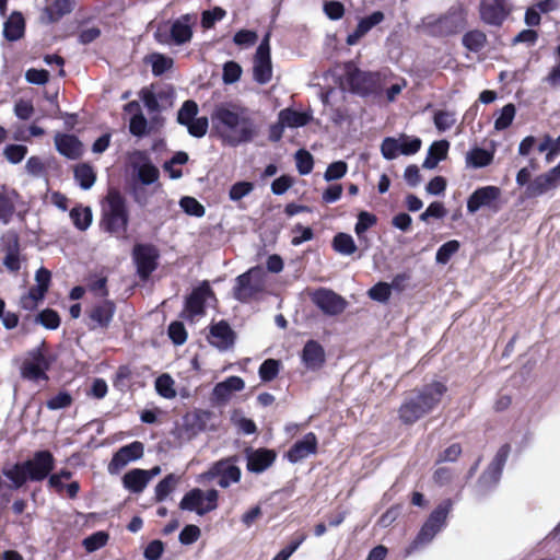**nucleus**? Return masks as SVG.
<instances>
[{
  "instance_id": "1",
  "label": "nucleus",
  "mask_w": 560,
  "mask_h": 560,
  "mask_svg": "<svg viewBox=\"0 0 560 560\" xmlns=\"http://www.w3.org/2000/svg\"><path fill=\"white\" fill-rule=\"evenodd\" d=\"M211 120L218 135L231 145L250 142L258 135L249 110L233 102L215 105Z\"/></svg>"
},
{
  "instance_id": "2",
  "label": "nucleus",
  "mask_w": 560,
  "mask_h": 560,
  "mask_svg": "<svg viewBox=\"0 0 560 560\" xmlns=\"http://www.w3.org/2000/svg\"><path fill=\"white\" fill-rule=\"evenodd\" d=\"M447 388L443 383L432 382L409 392L398 409L402 423L413 424L432 412L441 402Z\"/></svg>"
},
{
  "instance_id": "3",
  "label": "nucleus",
  "mask_w": 560,
  "mask_h": 560,
  "mask_svg": "<svg viewBox=\"0 0 560 560\" xmlns=\"http://www.w3.org/2000/svg\"><path fill=\"white\" fill-rule=\"evenodd\" d=\"M107 205L103 209L101 228L115 235L116 237H125L129 214L124 197L115 190H110L106 197Z\"/></svg>"
},
{
  "instance_id": "4",
  "label": "nucleus",
  "mask_w": 560,
  "mask_h": 560,
  "mask_svg": "<svg viewBox=\"0 0 560 560\" xmlns=\"http://www.w3.org/2000/svg\"><path fill=\"white\" fill-rule=\"evenodd\" d=\"M218 498L219 492L215 489L205 492L195 488L183 497L179 508L185 511H195L198 515H205L217 509Z\"/></svg>"
},
{
  "instance_id": "5",
  "label": "nucleus",
  "mask_w": 560,
  "mask_h": 560,
  "mask_svg": "<svg viewBox=\"0 0 560 560\" xmlns=\"http://www.w3.org/2000/svg\"><path fill=\"white\" fill-rule=\"evenodd\" d=\"M270 34H266L256 49L253 59V77L259 84H267L272 79V62L269 45Z\"/></svg>"
},
{
  "instance_id": "6",
  "label": "nucleus",
  "mask_w": 560,
  "mask_h": 560,
  "mask_svg": "<svg viewBox=\"0 0 560 560\" xmlns=\"http://www.w3.org/2000/svg\"><path fill=\"white\" fill-rule=\"evenodd\" d=\"M234 295L238 301L246 302L264 290V273L260 269L249 271L236 278Z\"/></svg>"
},
{
  "instance_id": "7",
  "label": "nucleus",
  "mask_w": 560,
  "mask_h": 560,
  "mask_svg": "<svg viewBox=\"0 0 560 560\" xmlns=\"http://www.w3.org/2000/svg\"><path fill=\"white\" fill-rule=\"evenodd\" d=\"M132 256L140 278L147 280L156 269L158 249L153 245L137 244L133 247Z\"/></svg>"
},
{
  "instance_id": "8",
  "label": "nucleus",
  "mask_w": 560,
  "mask_h": 560,
  "mask_svg": "<svg viewBox=\"0 0 560 560\" xmlns=\"http://www.w3.org/2000/svg\"><path fill=\"white\" fill-rule=\"evenodd\" d=\"M116 305L109 300H103L88 311L86 325L91 330L106 329L112 323Z\"/></svg>"
},
{
  "instance_id": "9",
  "label": "nucleus",
  "mask_w": 560,
  "mask_h": 560,
  "mask_svg": "<svg viewBox=\"0 0 560 560\" xmlns=\"http://www.w3.org/2000/svg\"><path fill=\"white\" fill-rule=\"evenodd\" d=\"M30 480L42 481L48 477L55 467V459L50 452L38 451L34 456L24 462Z\"/></svg>"
},
{
  "instance_id": "10",
  "label": "nucleus",
  "mask_w": 560,
  "mask_h": 560,
  "mask_svg": "<svg viewBox=\"0 0 560 560\" xmlns=\"http://www.w3.org/2000/svg\"><path fill=\"white\" fill-rule=\"evenodd\" d=\"M49 369V361L39 349L28 353L23 362L21 374L24 378L31 381L48 380L46 371Z\"/></svg>"
},
{
  "instance_id": "11",
  "label": "nucleus",
  "mask_w": 560,
  "mask_h": 560,
  "mask_svg": "<svg viewBox=\"0 0 560 560\" xmlns=\"http://www.w3.org/2000/svg\"><path fill=\"white\" fill-rule=\"evenodd\" d=\"M347 79L353 92L366 95L377 90L381 75L378 72H365L353 68L348 71Z\"/></svg>"
},
{
  "instance_id": "12",
  "label": "nucleus",
  "mask_w": 560,
  "mask_h": 560,
  "mask_svg": "<svg viewBox=\"0 0 560 560\" xmlns=\"http://www.w3.org/2000/svg\"><path fill=\"white\" fill-rule=\"evenodd\" d=\"M208 478L219 477L218 485L228 488L241 479V469L235 465V457H230L215 463L206 474Z\"/></svg>"
},
{
  "instance_id": "13",
  "label": "nucleus",
  "mask_w": 560,
  "mask_h": 560,
  "mask_svg": "<svg viewBox=\"0 0 560 560\" xmlns=\"http://www.w3.org/2000/svg\"><path fill=\"white\" fill-rule=\"evenodd\" d=\"M144 446L141 442L135 441L120 447L108 464L109 474H118L130 462L137 460L143 456Z\"/></svg>"
},
{
  "instance_id": "14",
  "label": "nucleus",
  "mask_w": 560,
  "mask_h": 560,
  "mask_svg": "<svg viewBox=\"0 0 560 560\" xmlns=\"http://www.w3.org/2000/svg\"><path fill=\"white\" fill-rule=\"evenodd\" d=\"M313 302L328 315H338L346 308L345 299L331 290L320 289L313 294Z\"/></svg>"
},
{
  "instance_id": "15",
  "label": "nucleus",
  "mask_w": 560,
  "mask_h": 560,
  "mask_svg": "<svg viewBox=\"0 0 560 560\" xmlns=\"http://www.w3.org/2000/svg\"><path fill=\"white\" fill-rule=\"evenodd\" d=\"M427 25L432 35L448 36L463 28V19L459 13L452 11Z\"/></svg>"
},
{
  "instance_id": "16",
  "label": "nucleus",
  "mask_w": 560,
  "mask_h": 560,
  "mask_svg": "<svg viewBox=\"0 0 560 560\" xmlns=\"http://www.w3.org/2000/svg\"><path fill=\"white\" fill-rule=\"evenodd\" d=\"M213 296V292L207 282L192 290L186 300L185 311L189 319L201 316L205 313V303L209 298Z\"/></svg>"
},
{
  "instance_id": "17",
  "label": "nucleus",
  "mask_w": 560,
  "mask_h": 560,
  "mask_svg": "<svg viewBox=\"0 0 560 560\" xmlns=\"http://www.w3.org/2000/svg\"><path fill=\"white\" fill-rule=\"evenodd\" d=\"M214 415L208 410H196L187 413L184 418V427L191 434L196 435L206 430H214Z\"/></svg>"
},
{
  "instance_id": "18",
  "label": "nucleus",
  "mask_w": 560,
  "mask_h": 560,
  "mask_svg": "<svg viewBox=\"0 0 560 560\" xmlns=\"http://www.w3.org/2000/svg\"><path fill=\"white\" fill-rule=\"evenodd\" d=\"M209 342L219 350H228L234 345L235 334L226 322H219L210 327Z\"/></svg>"
},
{
  "instance_id": "19",
  "label": "nucleus",
  "mask_w": 560,
  "mask_h": 560,
  "mask_svg": "<svg viewBox=\"0 0 560 560\" xmlns=\"http://www.w3.org/2000/svg\"><path fill=\"white\" fill-rule=\"evenodd\" d=\"M133 168L137 172V177L142 185H151L158 182L160 172L155 165L142 152L135 154Z\"/></svg>"
},
{
  "instance_id": "20",
  "label": "nucleus",
  "mask_w": 560,
  "mask_h": 560,
  "mask_svg": "<svg viewBox=\"0 0 560 560\" xmlns=\"http://www.w3.org/2000/svg\"><path fill=\"white\" fill-rule=\"evenodd\" d=\"M316 448V435L310 432L301 441L294 443V445L289 450L287 456L291 463H298L308 455L314 454Z\"/></svg>"
},
{
  "instance_id": "21",
  "label": "nucleus",
  "mask_w": 560,
  "mask_h": 560,
  "mask_svg": "<svg viewBox=\"0 0 560 560\" xmlns=\"http://www.w3.org/2000/svg\"><path fill=\"white\" fill-rule=\"evenodd\" d=\"M55 145L60 154L71 160L80 158L83 152L82 143L73 135H56Z\"/></svg>"
},
{
  "instance_id": "22",
  "label": "nucleus",
  "mask_w": 560,
  "mask_h": 560,
  "mask_svg": "<svg viewBox=\"0 0 560 560\" xmlns=\"http://www.w3.org/2000/svg\"><path fill=\"white\" fill-rule=\"evenodd\" d=\"M302 361L308 370H318L325 363L324 348L315 340L305 343L302 350Z\"/></svg>"
},
{
  "instance_id": "23",
  "label": "nucleus",
  "mask_w": 560,
  "mask_h": 560,
  "mask_svg": "<svg viewBox=\"0 0 560 560\" xmlns=\"http://www.w3.org/2000/svg\"><path fill=\"white\" fill-rule=\"evenodd\" d=\"M276 454L270 450H257L247 456V469L252 472L260 474L272 465Z\"/></svg>"
},
{
  "instance_id": "24",
  "label": "nucleus",
  "mask_w": 560,
  "mask_h": 560,
  "mask_svg": "<svg viewBox=\"0 0 560 560\" xmlns=\"http://www.w3.org/2000/svg\"><path fill=\"white\" fill-rule=\"evenodd\" d=\"M3 265L11 272H18L21 268L19 256V238L16 234H8L5 244V256Z\"/></svg>"
},
{
  "instance_id": "25",
  "label": "nucleus",
  "mask_w": 560,
  "mask_h": 560,
  "mask_svg": "<svg viewBox=\"0 0 560 560\" xmlns=\"http://www.w3.org/2000/svg\"><path fill=\"white\" fill-rule=\"evenodd\" d=\"M148 483L149 481L144 469L133 468L122 477L124 487L133 493L142 492Z\"/></svg>"
},
{
  "instance_id": "26",
  "label": "nucleus",
  "mask_w": 560,
  "mask_h": 560,
  "mask_svg": "<svg viewBox=\"0 0 560 560\" xmlns=\"http://www.w3.org/2000/svg\"><path fill=\"white\" fill-rule=\"evenodd\" d=\"M25 22L20 12H13L3 25V35L10 40L14 42L24 35Z\"/></svg>"
},
{
  "instance_id": "27",
  "label": "nucleus",
  "mask_w": 560,
  "mask_h": 560,
  "mask_svg": "<svg viewBox=\"0 0 560 560\" xmlns=\"http://www.w3.org/2000/svg\"><path fill=\"white\" fill-rule=\"evenodd\" d=\"M75 5V0H55L51 4L47 5L44 11V19L48 23H54L60 20L63 15L70 13Z\"/></svg>"
},
{
  "instance_id": "28",
  "label": "nucleus",
  "mask_w": 560,
  "mask_h": 560,
  "mask_svg": "<svg viewBox=\"0 0 560 560\" xmlns=\"http://www.w3.org/2000/svg\"><path fill=\"white\" fill-rule=\"evenodd\" d=\"M192 31L190 27V16L183 15L176 20L171 27V37L177 44L182 45L191 39Z\"/></svg>"
},
{
  "instance_id": "29",
  "label": "nucleus",
  "mask_w": 560,
  "mask_h": 560,
  "mask_svg": "<svg viewBox=\"0 0 560 560\" xmlns=\"http://www.w3.org/2000/svg\"><path fill=\"white\" fill-rule=\"evenodd\" d=\"M448 142L446 140L435 141L431 144L428 155L423 161V168L432 170L447 155Z\"/></svg>"
},
{
  "instance_id": "30",
  "label": "nucleus",
  "mask_w": 560,
  "mask_h": 560,
  "mask_svg": "<svg viewBox=\"0 0 560 560\" xmlns=\"http://www.w3.org/2000/svg\"><path fill=\"white\" fill-rule=\"evenodd\" d=\"M244 381L238 376H230L225 381L215 385L213 394L218 399H228L232 393L240 392L244 388Z\"/></svg>"
},
{
  "instance_id": "31",
  "label": "nucleus",
  "mask_w": 560,
  "mask_h": 560,
  "mask_svg": "<svg viewBox=\"0 0 560 560\" xmlns=\"http://www.w3.org/2000/svg\"><path fill=\"white\" fill-rule=\"evenodd\" d=\"M555 189L551 182L545 174L536 176L525 188L524 195L527 199L537 198L549 190Z\"/></svg>"
},
{
  "instance_id": "32",
  "label": "nucleus",
  "mask_w": 560,
  "mask_h": 560,
  "mask_svg": "<svg viewBox=\"0 0 560 560\" xmlns=\"http://www.w3.org/2000/svg\"><path fill=\"white\" fill-rule=\"evenodd\" d=\"M440 530V527H436V525H433L430 522L425 521L419 534L408 547L407 553L410 555L420 546L429 544Z\"/></svg>"
},
{
  "instance_id": "33",
  "label": "nucleus",
  "mask_w": 560,
  "mask_h": 560,
  "mask_svg": "<svg viewBox=\"0 0 560 560\" xmlns=\"http://www.w3.org/2000/svg\"><path fill=\"white\" fill-rule=\"evenodd\" d=\"M376 223V217L370 212L361 211L358 215V222L354 226V232L359 237L361 244H364V247H369V240L365 236V232L368 229L372 228Z\"/></svg>"
},
{
  "instance_id": "34",
  "label": "nucleus",
  "mask_w": 560,
  "mask_h": 560,
  "mask_svg": "<svg viewBox=\"0 0 560 560\" xmlns=\"http://www.w3.org/2000/svg\"><path fill=\"white\" fill-rule=\"evenodd\" d=\"M74 178L80 187L86 190L94 185L96 174L91 165L82 163L74 167Z\"/></svg>"
},
{
  "instance_id": "35",
  "label": "nucleus",
  "mask_w": 560,
  "mask_h": 560,
  "mask_svg": "<svg viewBox=\"0 0 560 560\" xmlns=\"http://www.w3.org/2000/svg\"><path fill=\"white\" fill-rule=\"evenodd\" d=\"M2 474L13 482V488H21L30 478L24 463L7 466Z\"/></svg>"
},
{
  "instance_id": "36",
  "label": "nucleus",
  "mask_w": 560,
  "mask_h": 560,
  "mask_svg": "<svg viewBox=\"0 0 560 560\" xmlns=\"http://www.w3.org/2000/svg\"><path fill=\"white\" fill-rule=\"evenodd\" d=\"M70 218L77 229L85 231L92 223V210L90 207L77 206L71 209Z\"/></svg>"
},
{
  "instance_id": "37",
  "label": "nucleus",
  "mask_w": 560,
  "mask_h": 560,
  "mask_svg": "<svg viewBox=\"0 0 560 560\" xmlns=\"http://www.w3.org/2000/svg\"><path fill=\"white\" fill-rule=\"evenodd\" d=\"M487 206H490V186L477 189L467 201V210L470 213H475Z\"/></svg>"
},
{
  "instance_id": "38",
  "label": "nucleus",
  "mask_w": 560,
  "mask_h": 560,
  "mask_svg": "<svg viewBox=\"0 0 560 560\" xmlns=\"http://www.w3.org/2000/svg\"><path fill=\"white\" fill-rule=\"evenodd\" d=\"M279 120H281L285 127L296 128L305 126L310 121V116L305 113L283 109L279 113Z\"/></svg>"
},
{
  "instance_id": "39",
  "label": "nucleus",
  "mask_w": 560,
  "mask_h": 560,
  "mask_svg": "<svg viewBox=\"0 0 560 560\" xmlns=\"http://www.w3.org/2000/svg\"><path fill=\"white\" fill-rule=\"evenodd\" d=\"M334 249L341 255H352L357 250L353 237L347 233H338L332 240Z\"/></svg>"
},
{
  "instance_id": "40",
  "label": "nucleus",
  "mask_w": 560,
  "mask_h": 560,
  "mask_svg": "<svg viewBox=\"0 0 560 560\" xmlns=\"http://www.w3.org/2000/svg\"><path fill=\"white\" fill-rule=\"evenodd\" d=\"M179 482V477L170 474L163 478L155 487V500L162 502L165 498L172 493Z\"/></svg>"
},
{
  "instance_id": "41",
  "label": "nucleus",
  "mask_w": 560,
  "mask_h": 560,
  "mask_svg": "<svg viewBox=\"0 0 560 560\" xmlns=\"http://www.w3.org/2000/svg\"><path fill=\"white\" fill-rule=\"evenodd\" d=\"M452 508V500H444L432 511L427 521L442 529V527L445 525L447 515L451 512Z\"/></svg>"
},
{
  "instance_id": "42",
  "label": "nucleus",
  "mask_w": 560,
  "mask_h": 560,
  "mask_svg": "<svg viewBox=\"0 0 560 560\" xmlns=\"http://www.w3.org/2000/svg\"><path fill=\"white\" fill-rule=\"evenodd\" d=\"M510 452L511 445L509 443L503 444L497 452L492 467V482H497L500 479L502 469L510 455Z\"/></svg>"
},
{
  "instance_id": "43",
  "label": "nucleus",
  "mask_w": 560,
  "mask_h": 560,
  "mask_svg": "<svg viewBox=\"0 0 560 560\" xmlns=\"http://www.w3.org/2000/svg\"><path fill=\"white\" fill-rule=\"evenodd\" d=\"M198 114V105L195 101H185L177 113V121L183 126H187L196 118Z\"/></svg>"
},
{
  "instance_id": "44",
  "label": "nucleus",
  "mask_w": 560,
  "mask_h": 560,
  "mask_svg": "<svg viewBox=\"0 0 560 560\" xmlns=\"http://www.w3.org/2000/svg\"><path fill=\"white\" fill-rule=\"evenodd\" d=\"M155 388L156 392L164 398H174L176 396V390L174 389V381L167 374H163L156 378Z\"/></svg>"
},
{
  "instance_id": "45",
  "label": "nucleus",
  "mask_w": 560,
  "mask_h": 560,
  "mask_svg": "<svg viewBox=\"0 0 560 560\" xmlns=\"http://www.w3.org/2000/svg\"><path fill=\"white\" fill-rule=\"evenodd\" d=\"M148 61L152 66L154 75H161L173 66V60L161 54H152L149 56Z\"/></svg>"
},
{
  "instance_id": "46",
  "label": "nucleus",
  "mask_w": 560,
  "mask_h": 560,
  "mask_svg": "<svg viewBox=\"0 0 560 560\" xmlns=\"http://www.w3.org/2000/svg\"><path fill=\"white\" fill-rule=\"evenodd\" d=\"M516 108L514 104L509 103L506 104L499 115V117L494 121V128L497 130H504L506 129L513 121L515 117Z\"/></svg>"
},
{
  "instance_id": "47",
  "label": "nucleus",
  "mask_w": 560,
  "mask_h": 560,
  "mask_svg": "<svg viewBox=\"0 0 560 560\" xmlns=\"http://www.w3.org/2000/svg\"><path fill=\"white\" fill-rule=\"evenodd\" d=\"M459 242L456 240L444 243L436 252V262L445 265L451 257L459 249Z\"/></svg>"
},
{
  "instance_id": "48",
  "label": "nucleus",
  "mask_w": 560,
  "mask_h": 560,
  "mask_svg": "<svg viewBox=\"0 0 560 560\" xmlns=\"http://www.w3.org/2000/svg\"><path fill=\"white\" fill-rule=\"evenodd\" d=\"M487 42V36L480 31L468 32L463 37V44L470 50L478 51Z\"/></svg>"
},
{
  "instance_id": "49",
  "label": "nucleus",
  "mask_w": 560,
  "mask_h": 560,
  "mask_svg": "<svg viewBox=\"0 0 560 560\" xmlns=\"http://www.w3.org/2000/svg\"><path fill=\"white\" fill-rule=\"evenodd\" d=\"M182 209L189 215L201 218L205 215V207L194 197H183L179 201Z\"/></svg>"
},
{
  "instance_id": "50",
  "label": "nucleus",
  "mask_w": 560,
  "mask_h": 560,
  "mask_svg": "<svg viewBox=\"0 0 560 560\" xmlns=\"http://www.w3.org/2000/svg\"><path fill=\"white\" fill-rule=\"evenodd\" d=\"M400 140L392 137H387L381 144L382 155L386 160H394L400 153Z\"/></svg>"
},
{
  "instance_id": "51",
  "label": "nucleus",
  "mask_w": 560,
  "mask_h": 560,
  "mask_svg": "<svg viewBox=\"0 0 560 560\" xmlns=\"http://www.w3.org/2000/svg\"><path fill=\"white\" fill-rule=\"evenodd\" d=\"M27 151V147L23 144H9L4 148L3 155L10 163L18 164L25 158Z\"/></svg>"
},
{
  "instance_id": "52",
  "label": "nucleus",
  "mask_w": 560,
  "mask_h": 560,
  "mask_svg": "<svg viewBox=\"0 0 560 560\" xmlns=\"http://www.w3.org/2000/svg\"><path fill=\"white\" fill-rule=\"evenodd\" d=\"M242 67L235 61H228L223 66L222 80L225 84L237 82L242 75Z\"/></svg>"
},
{
  "instance_id": "53",
  "label": "nucleus",
  "mask_w": 560,
  "mask_h": 560,
  "mask_svg": "<svg viewBox=\"0 0 560 560\" xmlns=\"http://www.w3.org/2000/svg\"><path fill=\"white\" fill-rule=\"evenodd\" d=\"M108 535L105 532H96L83 540V546L89 552H93L106 545Z\"/></svg>"
},
{
  "instance_id": "54",
  "label": "nucleus",
  "mask_w": 560,
  "mask_h": 560,
  "mask_svg": "<svg viewBox=\"0 0 560 560\" xmlns=\"http://www.w3.org/2000/svg\"><path fill=\"white\" fill-rule=\"evenodd\" d=\"M466 161L474 167L486 166L490 163V153L482 149H475L467 154Z\"/></svg>"
},
{
  "instance_id": "55",
  "label": "nucleus",
  "mask_w": 560,
  "mask_h": 560,
  "mask_svg": "<svg viewBox=\"0 0 560 560\" xmlns=\"http://www.w3.org/2000/svg\"><path fill=\"white\" fill-rule=\"evenodd\" d=\"M296 167L300 174L306 175L313 170V156L305 150H299L295 153Z\"/></svg>"
},
{
  "instance_id": "56",
  "label": "nucleus",
  "mask_w": 560,
  "mask_h": 560,
  "mask_svg": "<svg viewBox=\"0 0 560 560\" xmlns=\"http://www.w3.org/2000/svg\"><path fill=\"white\" fill-rule=\"evenodd\" d=\"M37 322L48 329H56L60 325V317L56 311L47 308L38 314Z\"/></svg>"
},
{
  "instance_id": "57",
  "label": "nucleus",
  "mask_w": 560,
  "mask_h": 560,
  "mask_svg": "<svg viewBox=\"0 0 560 560\" xmlns=\"http://www.w3.org/2000/svg\"><path fill=\"white\" fill-rule=\"evenodd\" d=\"M279 373V361L268 359L259 368V376L262 381H272Z\"/></svg>"
},
{
  "instance_id": "58",
  "label": "nucleus",
  "mask_w": 560,
  "mask_h": 560,
  "mask_svg": "<svg viewBox=\"0 0 560 560\" xmlns=\"http://www.w3.org/2000/svg\"><path fill=\"white\" fill-rule=\"evenodd\" d=\"M186 127L190 136L201 138L208 131L209 121L207 117H196Z\"/></svg>"
},
{
  "instance_id": "59",
  "label": "nucleus",
  "mask_w": 560,
  "mask_h": 560,
  "mask_svg": "<svg viewBox=\"0 0 560 560\" xmlns=\"http://www.w3.org/2000/svg\"><path fill=\"white\" fill-rule=\"evenodd\" d=\"M369 296L377 302H387L390 298V285L386 282H378L369 290Z\"/></svg>"
},
{
  "instance_id": "60",
  "label": "nucleus",
  "mask_w": 560,
  "mask_h": 560,
  "mask_svg": "<svg viewBox=\"0 0 560 560\" xmlns=\"http://www.w3.org/2000/svg\"><path fill=\"white\" fill-rule=\"evenodd\" d=\"M347 170H348V165L346 162H343V161L334 162L327 167V170L324 174V178L327 182L340 179L341 177H343L346 175Z\"/></svg>"
},
{
  "instance_id": "61",
  "label": "nucleus",
  "mask_w": 560,
  "mask_h": 560,
  "mask_svg": "<svg viewBox=\"0 0 560 560\" xmlns=\"http://www.w3.org/2000/svg\"><path fill=\"white\" fill-rule=\"evenodd\" d=\"M254 189V185L249 182H237L235 183L229 192V197L233 201H238L243 197L250 194Z\"/></svg>"
},
{
  "instance_id": "62",
  "label": "nucleus",
  "mask_w": 560,
  "mask_h": 560,
  "mask_svg": "<svg viewBox=\"0 0 560 560\" xmlns=\"http://www.w3.org/2000/svg\"><path fill=\"white\" fill-rule=\"evenodd\" d=\"M129 131L135 137H143L148 132V120L144 115L130 117Z\"/></svg>"
},
{
  "instance_id": "63",
  "label": "nucleus",
  "mask_w": 560,
  "mask_h": 560,
  "mask_svg": "<svg viewBox=\"0 0 560 560\" xmlns=\"http://www.w3.org/2000/svg\"><path fill=\"white\" fill-rule=\"evenodd\" d=\"M455 121V115L451 112L440 110L434 115V125L440 131L450 129Z\"/></svg>"
},
{
  "instance_id": "64",
  "label": "nucleus",
  "mask_w": 560,
  "mask_h": 560,
  "mask_svg": "<svg viewBox=\"0 0 560 560\" xmlns=\"http://www.w3.org/2000/svg\"><path fill=\"white\" fill-rule=\"evenodd\" d=\"M555 56L557 59V65L551 68L545 78V81L552 88L560 85V44L555 49Z\"/></svg>"
}]
</instances>
